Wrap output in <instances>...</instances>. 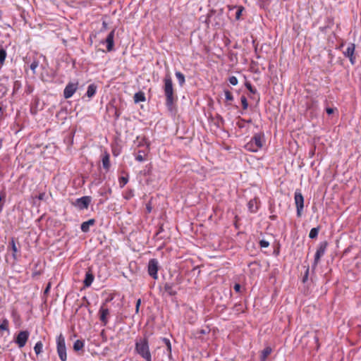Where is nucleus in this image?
<instances>
[{"label":"nucleus","mask_w":361,"mask_h":361,"mask_svg":"<svg viewBox=\"0 0 361 361\" xmlns=\"http://www.w3.org/2000/svg\"><path fill=\"white\" fill-rule=\"evenodd\" d=\"M97 92V86L94 84H91L88 86L86 95L89 98H92Z\"/></svg>","instance_id":"f3484780"},{"label":"nucleus","mask_w":361,"mask_h":361,"mask_svg":"<svg viewBox=\"0 0 361 361\" xmlns=\"http://www.w3.org/2000/svg\"><path fill=\"white\" fill-rule=\"evenodd\" d=\"M140 304H141V300L138 299L136 302V307H135L136 313H138V312H139V308H140Z\"/></svg>","instance_id":"c9c22d12"},{"label":"nucleus","mask_w":361,"mask_h":361,"mask_svg":"<svg viewBox=\"0 0 361 361\" xmlns=\"http://www.w3.org/2000/svg\"><path fill=\"white\" fill-rule=\"evenodd\" d=\"M102 164H103V167L105 169L109 170V166H110V161H109V154L106 153L103 157Z\"/></svg>","instance_id":"aec40b11"},{"label":"nucleus","mask_w":361,"mask_h":361,"mask_svg":"<svg viewBox=\"0 0 361 361\" xmlns=\"http://www.w3.org/2000/svg\"><path fill=\"white\" fill-rule=\"evenodd\" d=\"M247 205H248V209L251 212H257L258 207H257V202L256 199L250 200Z\"/></svg>","instance_id":"a211bd4d"},{"label":"nucleus","mask_w":361,"mask_h":361,"mask_svg":"<svg viewBox=\"0 0 361 361\" xmlns=\"http://www.w3.org/2000/svg\"><path fill=\"white\" fill-rule=\"evenodd\" d=\"M145 101V95L142 92H138L134 95V102L135 103H138L140 102Z\"/></svg>","instance_id":"6ab92c4d"},{"label":"nucleus","mask_w":361,"mask_h":361,"mask_svg":"<svg viewBox=\"0 0 361 361\" xmlns=\"http://www.w3.org/2000/svg\"><path fill=\"white\" fill-rule=\"evenodd\" d=\"M57 342V352L60 359L62 361H66L67 355H66V348L65 343L64 337L60 334L56 339Z\"/></svg>","instance_id":"20e7f679"},{"label":"nucleus","mask_w":361,"mask_h":361,"mask_svg":"<svg viewBox=\"0 0 361 361\" xmlns=\"http://www.w3.org/2000/svg\"><path fill=\"white\" fill-rule=\"evenodd\" d=\"M114 30H112L109 32V34L107 35L106 38V49L108 51H111L113 49L114 47Z\"/></svg>","instance_id":"ddd939ff"},{"label":"nucleus","mask_w":361,"mask_h":361,"mask_svg":"<svg viewBox=\"0 0 361 361\" xmlns=\"http://www.w3.org/2000/svg\"><path fill=\"white\" fill-rule=\"evenodd\" d=\"M6 57V52L4 49H0V63H3Z\"/></svg>","instance_id":"bb28decb"},{"label":"nucleus","mask_w":361,"mask_h":361,"mask_svg":"<svg viewBox=\"0 0 361 361\" xmlns=\"http://www.w3.org/2000/svg\"><path fill=\"white\" fill-rule=\"evenodd\" d=\"M272 349L270 346H267L261 353V361H266L267 357L271 353Z\"/></svg>","instance_id":"2eb2a0df"},{"label":"nucleus","mask_w":361,"mask_h":361,"mask_svg":"<svg viewBox=\"0 0 361 361\" xmlns=\"http://www.w3.org/2000/svg\"><path fill=\"white\" fill-rule=\"evenodd\" d=\"M224 94H225V97H226V100L232 101L233 99V97L232 94L229 91L226 90L224 92Z\"/></svg>","instance_id":"2f4dec72"},{"label":"nucleus","mask_w":361,"mask_h":361,"mask_svg":"<svg viewBox=\"0 0 361 361\" xmlns=\"http://www.w3.org/2000/svg\"><path fill=\"white\" fill-rule=\"evenodd\" d=\"M241 103H242V105H243V108L244 109H246L248 106V103H247V101L245 98V97H241Z\"/></svg>","instance_id":"473e14b6"},{"label":"nucleus","mask_w":361,"mask_h":361,"mask_svg":"<svg viewBox=\"0 0 361 361\" xmlns=\"http://www.w3.org/2000/svg\"><path fill=\"white\" fill-rule=\"evenodd\" d=\"M29 337V332L27 331H20L18 334L16 343L18 344L19 348H23L26 344V342Z\"/></svg>","instance_id":"6e6552de"},{"label":"nucleus","mask_w":361,"mask_h":361,"mask_svg":"<svg viewBox=\"0 0 361 361\" xmlns=\"http://www.w3.org/2000/svg\"><path fill=\"white\" fill-rule=\"evenodd\" d=\"M44 195H45V194H44V193L39 194V195L38 196V198H39V200H43V199H44Z\"/></svg>","instance_id":"79ce46f5"},{"label":"nucleus","mask_w":361,"mask_h":361,"mask_svg":"<svg viewBox=\"0 0 361 361\" xmlns=\"http://www.w3.org/2000/svg\"><path fill=\"white\" fill-rule=\"evenodd\" d=\"M246 87L251 92L255 93V91L250 83H246Z\"/></svg>","instance_id":"4c0bfd02"},{"label":"nucleus","mask_w":361,"mask_h":361,"mask_svg":"<svg viewBox=\"0 0 361 361\" xmlns=\"http://www.w3.org/2000/svg\"><path fill=\"white\" fill-rule=\"evenodd\" d=\"M164 289L166 293H168L170 295H176V292L173 290L172 285L166 283L164 286Z\"/></svg>","instance_id":"5701e85b"},{"label":"nucleus","mask_w":361,"mask_h":361,"mask_svg":"<svg viewBox=\"0 0 361 361\" xmlns=\"http://www.w3.org/2000/svg\"><path fill=\"white\" fill-rule=\"evenodd\" d=\"M145 155L146 154L144 151H139L135 159L139 162H142L145 160Z\"/></svg>","instance_id":"393cba45"},{"label":"nucleus","mask_w":361,"mask_h":361,"mask_svg":"<svg viewBox=\"0 0 361 361\" xmlns=\"http://www.w3.org/2000/svg\"><path fill=\"white\" fill-rule=\"evenodd\" d=\"M265 138L264 134H255L252 140L245 145V147L247 150L251 152H257L264 145Z\"/></svg>","instance_id":"7ed1b4c3"},{"label":"nucleus","mask_w":361,"mask_h":361,"mask_svg":"<svg viewBox=\"0 0 361 361\" xmlns=\"http://www.w3.org/2000/svg\"><path fill=\"white\" fill-rule=\"evenodd\" d=\"M8 322L7 319H4L1 324H0V330H7Z\"/></svg>","instance_id":"c85d7f7f"},{"label":"nucleus","mask_w":361,"mask_h":361,"mask_svg":"<svg viewBox=\"0 0 361 361\" xmlns=\"http://www.w3.org/2000/svg\"><path fill=\"white\" fill-rule=\"evenodd\" d=\"M355 46L354 44L350 43L348 45L346 49L343 51L345 56L349 58L351 64L355 63V58L354 56Z\"/></svg>","instance_id":"1a4fd4ad"},{"label":"nucleus","mask_w":361,"mask_h":361,"mask_svg":"<svg viewBox=\"0 0 361 361\" xmlns=\"http://www.w3.org/2000/svg\"><path fill=\"white\" fill-rule=\"evenodd\" d=\"M319 228H313L310 230L309 237L310 238H315L318 235Z\"/></svg>","instance_id":"a878e982"},{"label":"nucleus","mask_w":361,"mask_h":361,"mask_svg":"<svg viewBox=\"0 0 361 361\" xmlns=\"http://www.w3.org/2000/svg\"><path fill=\"white\" fill-rule=\"evenodd\" d=\"M162 341L167 347V350H169V352H171V346L170 341L166 338H162Z\"/></svg>","instance_id":"c756f323"},{"label":"nucleus","mask_w":361,"mask_h":361,"mask_svg":"<svg viewBox=\"0 0 361 361\" xmlns=\"http://www.w3.org/2000/svg\"><path fill=\"white\" fill-rule=\"evenodd\" d=\"M42 348H43L42 343L41 341L37 342L34 347V350H35V353L37 355H39V353H41L42 351Z\"/></svg>","instance_id":"b1692460"},{"label":"nucleus","mask_w":361,"mask_h":361,"mask_svg":"<svg viewBox=\"0 0 361 361\" xmlns=\"http://www.w3.org/2000/svg\"><path fill=\"white\" fill-rule=\"evenodd\" d=\"M229 82L232 85H236L238 84V79L235 76H231L229 78Z\"/></svg>","instance_id":"72a5a7b5"},{"label":"nucleus","mask_w":361,"mask_h":361,"mask_svg":"<svg viewBox=\"0 0 361 361\" xmlns=\"http://www.w3.org/2000/svg\"><path fill=\"white\" fill-rule=\"evenodd\" d=\"M259 244L262 247H267L269 245V242L264 240H260Z\"/></svg>","instance_id":"f704fd0d"},{"label":"nucleus","mask_w":361,"mask_h":361,"mask_svg":"<svg viewBox=\"0 0 361 361\" xmlns=\"http://www.w3.org/2000/svg\"><path fill=\"white\" fill-rule=\"evenodd\" d=\"M234 290L236 291V292H239L240 288H241V286L240 284L238 283H236L234 285V287H233Z\"/></svg>","instance_id":"58836bf2"},{"label":"nucleus","mask_w":361,"mask_h":361,"mask_svg":"<svg viewBox=\"0 0 361 361\" xmlns=\"http://www.w3.org/2000/svg\"><path fill=\"white\" fill-rule=\"evenodd\" d=\"M50 288H51V283H49L47 284V288H45V290H44V294H48V293H49V291Z\"/></svg>","instance_id":"ea45409f"},{"label":"nucleus","mask_w":361,"mask_h":361,"mask_svg":"<svg viewBox=\"0 0 361 361\" xmlns=\"http://www.w3.org/2000/svg\"><path fill=\"white\" fill-rule=\"evenodd\" d=\"M326 250V245H321L320 247L317 249L315 255H314V260L313 264V267H315L320 258L324 255Z\"/></svg>","instance_id":"f8f14e48"},{"label":"nucleus","mask_w":361,"mask_h":361,"mask_svg":"<svg viewBox=\"0 0 361 361\" xmlns=\"http://www.w3.org/2000/svg\"><path fill=\"white\" fill-rule=\"evenodd\" d=\"M94 276L90 269H89L85 274V278L84 279V286L85 287H89L91 286L94 281Z\"/></svg>","instance_id":"4468645a"},{"label":"nucleus","mask_w":361,"mask_h":361,"mask_svg":"<svg viewBox=\"0 0 361 361\" xmlns=\"http://www.w3.org/2000/svg\"><path fill=\"white\" fill-rule=\"evenodd\" d=\"M326 111L328 114H331L334 113V109L333 108H326Z\"/></svg>","instance_id":"a19ab883"},{"label":"nucleus","mask_w":361,"mask_h":361,"mask_svg":"<svg viewBox=\"0 0 361 361\" xmlns=\"http://www.w3.org/2000/svg\"><path fill=\"white\" fill-rule=\"evenodd\" d=\"M176 76L180 86L185 83V76L179 71L176 72Z\"/></svg>","instance_id":"4be33fe9"},{"label":"nucleus","mask_w":361,"mask_h":361,"mask_svg":"<svg viewBox=\"0 0 361 361\" xmlns=\"http://www.w3.org/2000/svg\"><path fill=\"white\" fill-rule=\"evenodd\" d=\"M242 11L243 9L242 8H239L237 11H236V13H235V18L236 19H239L240 16H241V13H242Z\"/></svg>","instance_id":"e433bc0d"},{"label":"nucleus","mask_w":361,"mask_h":361,"mask_svg":"<svg viewBox=\"0 0 361 361\" xmlns=\"http://www.w3.org/2000/svg\"><path fill=\"white\" fill-rule=\"evenodd\" d=\"M11 245L12 250L13 252V257L16 258V253L18 252V249H17V247L16 245L14 240H11Z\"/></svg>","instance_id":"7c9ffc66"},{"label":"nucleus","mask_w":361,"mask_h":361,"mask_svg":"<svg viewBox=\"0 0 361 361\" xmlns=\"http://www.w3.org/2000/svg\"><path fill=\"white\" fill-rule=\"evenodd\" d=\"M294 200L297 208V215L300 216L304 207V198L302 193L298 190L295 192Z\"/></svg>","instance_id":"39448f33"},{"label":"nucleus","mask_w":361,"mask_h":361,"mask_svg":"<svg viewBox=\"0 0 361 361\" xmlns=\"http://www.w3.org/2000/svg\"><path fill=\"white\" fill-rule=\"evenodd\" d=\"M84 347V341L77 340L73 344V349L75 351L82 350Z\"/></svg>","instance_id":"412c9836"},{"label":"nucleus","mask_w":361,"mask_h":361,"mask_svg":"<svg viewBox=\"0 0 361 361\" xmlns=\"http://www.w3.org/2000/svg\"><path fill=\"white\" fill-rule=\"evenodd\" d=\"M78 87V82H70L66 86L63 91V96L66 99L71 98L76 92Z\"/></svg>","instance_id":"423d86ee"},{"label":"nucleus","mask_w":361,"mask_h":361,"mask_svg":"<svg viewBox=\"0 0 361 361\" xmlns=\"http://www.w3.org/2000/svg\"><path fill=\"white\" fill-rule=\"evenodd\" d=\"M94 224V219H89L88 221H85L81 224V230L85 233L88 232L90 230V226H92Z\"/></svg>","instance_id":"dca6fc26"},{"label":"nucleus","mask_w":361,"mask_h":361,"mask_svg":"<svg viewBox=\"0 0 361 361\" xmlns=\"http://www.w3.org/2000/svg\"><path fill=\"white\" fill-rule=\"evenodd\" d=\"M135 351L145 361H152V355L149 351L147 340L144 338L137 339L135 342Z\"/></svg>","instance_id":"f03ea898"},{"label":"nucleus","mask_w":361,"mask_h":361,"mask_svg":"<svg viewBox=\"0 0 361 361\" xmlns=\"http://www.w3.org/2000/svg\"><path fill=\"white\" fill-rule=\"evenodd\" d=\"M90 202L91 198L88 196H85L77 199L75 205L80 209H87Z\"/></svg>","instance_id":"9d476101"},{"label":"nucleus","mask_w":361,"mask_h":361,"mask_svg":"<svg viewBox=\"0 0 361 361\" xmlns=\"http://www.w3.org/2000/svg\"><path fill=\"white\" fill-rule=\"evenodd\" d=\"M39 66V62L37 61H33L30 66V69L32 70L33 73H35L36 69Z\"/></svg>","instance_id":"cd10ccee"},{"label":"nucleus","mask_w":361,"mask_h":361,"mask_svg":"<svg viewBox=\"0 0 361 361\" xmlns=\"http://www.w3.org/2000/svg\"><path fill=\"white\" fill-rule=\"evenodd\" d=\"M99 314L100 321L104 325H106L108 323V316L109 315V310L102 305L99 309Z\"/></svg>","instance_id":"9b49d317"},{"label":"nucleus","mask_w":361,"mask_h":361,"mask_svg":"<svg viewBox=\"0 0 361 361\" xmlns=\"http://www.w3.org/2000/svg\"><path fill=\"white\" fill-rule=\"evenodd\" d=\"M164 82V91L166 96V104L168 108L171 110L176 97L173 93V83L170 75H166Z\"/></svg>","instance_id":"f257e3e1"},{"label":"nucleus","mask_w":361,"mask_h":361,"mask_svg":"<svg viewBox=\"0 0 361 361\" xmlns=\"http://www.w3.org/2000/svg\"><path fill=\"white\" fill-rule=\"evenodd\" d=\"M158 262L155 259L149 260L148 264V273L154 279H157Z\"/></svg>","instance_id":"0eeeda50"}]
</instances>
